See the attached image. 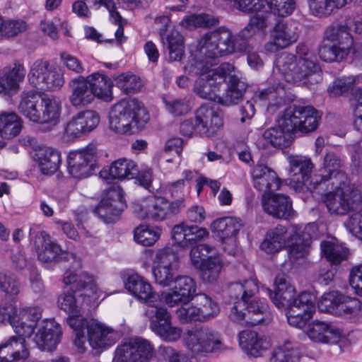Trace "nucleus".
I'll return each mask as SVG.
<instances>
[{"mask_svg":"<svg viewBox=\"0 0 362 362\" xmlns=\"http://www.w3.org/2000/svg\"><path fill=\"white\" fill-rule=\"evenodd\" d=\"M62 330L60 325L54 319L45 320L38 326L33 338L37 346L43 351H52L60 342Z\"/></svg>","mask_w":362,"mask_h":362,"instance_id":"nucleus-24","label":"nucleus"},{"mask_svg":"<svg viewBox=\"0 0 362 362\" xmlns=\"http://www.w3.org/2000/svg\"><path fill=\"white\" fill-rule=\"evenodd\" d=\"M86 79V76H80L72 79L69 83L71 88L70 101L74 106H83L90 104L95 98Z\"/></svg>","mask_w":362,"mask_h":362,"instance_id":"nucleus-43","label":"nucleus"},{"mask_svg":"<svg viewBox=\"0 0 362 362\" xmlns=\"http://www.w3.org/2000/svg\"><path fill=\"white\" fill-rule=\"evenodd\" d=\"M77 293L81 302H82V305L83 304L90 305L95 303L100 298L103 300L107 296L102 289L98 287L93 276L92 281L81 286V288L77 290Z\"/></svg>","mask_w":362,"mask_h":362,"instance_id":"nucleus-50","label":"nucleus"},{"mask_svg":"<svg viewBox=\"0 0 362 362\" xmlns=\"http://www.w3.org/2000/svg\"><path fill=\"white\" fill-rule=\"evenodd\" d=\"M30 238L34 245L40 261L51 262L62 259L64 252L61 246L52 240L48 233L40 230V226L33 224L30 228Z\"/></svg>","mask_w":362,"mask_h":362,"instance_id":"nucleus-16","label":"nucleus"},{"mask_svg":"<svg viewBox=\"0 0 362 362\" xmlns=\"http://www.w3.org/2000/svg\"><path fill=\"white\" fill-rule=\"evenodd\" d=\"M154 355L151 343L144 338H131L119 346L115 353V362H148Z\"/></svg>","mask_w":362,"mask_h":362,"instance_id":"nucleus-13","label":"nucleus"},{"mask_svg":"<svg viewBox=\"0 0 362 362\" xmlns=\"http://www.w3.org/2000/svg\"><path fill=\"white\" fill-rule=\"evenodd\" d=\"M139 175V168L136 163L130 159L119 158L112 163L109 170L100 172V177L105 180L110 178L124 180L132 179Z\"/></svg>","mask_w":362,"mask_h":362,"instance_id":"nucleus-37","label":"nucleus"},{"mask_svg":"<svg viewBox=\"0 0 362 362\" xmlns=\"http://www.w3.org/2000/svg\"><path fill=\"white\" fill-rule=\"evenodd\" d=\"M177 257L169 247L156 251L152 267V274L156 284L162 287L174 286L161 293L166 305L174 307L180 303L189 300L197 291V283L189 276L177 275Z\"/></svg>","mask_w":362,"mask_h":362,"instance_id":"nucleus-1","label":"nucleus"},{"mask_svg":"<svg viewBox=\"0 0 362 362\" xmlns=\"http://www.w3.org/2000/svg\"><path fill=\"white\" fill-rule=\"evenodd\" d=\"M320 118V112L312 106L289 107L277 120L276 127L267 129L263 137L274 147L285 146L290 133L313 132L317 129Z\"/></svg>","mask_w":362,"mask_h":362,"instance_id":"nucleus-2","label":"nucleus"},{"mask_svg":"<svg viewBox=\"0 0 362 362\" xmlns=\"http://www.w3.org/2000/svg\"><path fill=\"white\" fill-rule=\"evenodd\" d=\"M252 176L255 188L263 192V194L278 190L281 185L276 172L263 164H257L253 168Z\"/></svg>","mask_w":362,"mask_h":362,"instance_id":"nucleus-32","label":"nucleus"},{"mask_svg":"<svg viewBox=\"0 0 362 362\" xmlns=\"http://www.w3.org/2000/svg\"><path fill=\"white\" fill-rule=\"evenodd\" d=\"M150 320V329L160 336L163 329L171 322V315L165 308L158 307L156 304L146 311Z\"/></svg>","mask_w":362,"mask_h":362,"instance_id":"nucleus-48","label":"nucleus"},{"mask_svg":"<svg viewBox=\"0 0 362 362\" xmlns=\"http://www.w3.org/2000/svg\"><path fill=\"white\" fill-rule=\"evenodd\" d=\"M262 205L267 214L276 218L288 219L294 215L290 197L283 194H262Z\"/></svg>","mask_w":362,"mask_h":362,"instance_id":"nucleus-27","label":"nucleus"},{"mask_svg":"<svg viewBox=\"0 0 362 362\" xmlns=\"http://www.w3.org/2000/svg\"><path fill=\"white\" fill-rule=\"evenodd\" d=\"M42 98L39 92L34 90L23 91L18 105L19 112L30 122L36 123L43 105Z\"/></svg>","mask_w":362,"mask_h":362,"instance_id":"nucleus-34","label":"nucleus"},{"mask_svg":"<svg viewBox=\"0 0 362 362\" xmlns=\"http://www.w3.org/2000/svg\"><path fill=\"white\" fill-rule=\"evenodd\" d=\"M58 306L66 313H78L81 311L82 302L78 297L77 291L74 293H64L61 294L57 300Z\"/></svg>","mask_w":362,"mask_h":362,"instance_id":"nucleus-61","label":"nucleus"},{"mask_svg":"<svg viewBox=\"0 0 362 362\" xmlns=\"http://www.w3.org/2000/svg\"><path fill=\"white\" fill-rule=\"evenodd\" d=\"M325 37L337 46L344 45L352 51V58H357L362 53V43L355 41L344 27H329L326 30Z\"/></svg>","mask_w":362,"mask_h":362,"instance_id":"nucleus-38","label":"nucleus"},{"mask_svg":"<svg viewBox=\"0 0 362 362\" xmlns=\"http://www.w3.org/2000/svg\"><path fill=\"white\" fill-rule=\"evenodd\" d=\"M97 158L98 149L93 144L72 151L67 156L68 171L74 177L78 179L87 177L94 172Z\"/></svg>","mask_w":362,"mask_h":362,"instance_id":"nucleus-12","label":"nucleus"},{"mask_svg":"<svg viewBox=\"0 0 362 362\" xmlns=\"http://www.w3.org/2000/svg\"><path fill=\"white\" fill-rule=\"evenodd\" d=\"M320 246L323 255L332 264H339L346 258V248L336 240L323 241Z\"/></svg>","mask_w":362,"mask_h":362,"instance_id":"nucleus-51","label":"nucleus"},{"mask_svg":"<svg viewBox=\"0 0 362 362\" xmlns=\"http://www.w3.org/2000/svg\"><path fill=\"white\" fill-rule=\"evenodd\" d=\"M187 348L194 354L212 353L220 349V334L208 327L188 330L184 337Z\"/></svg>","mask_w":362,"mask_h":362,"instance_id":"nucleus-14","label":"nucleus"},{"mask_svg":"<svg viewBox=\"0 0 362 362\" xmlns=\"http://www.w3.org/2000/svg\"><path fill=\"white\" fill-rule=\"evenodd\" d=\"M159 35L163 44L169 52L171 61H180L185 54L184 39L175 28H159Z\"/></svg>","mask_w":362,"mask_h":362,"instance_id":"nucleus-39","label":"nucleus"},{"mask_svg":"<svg viewBox=\"0 0 362 362\" xmlns=\"http://www.w3.org/2000/svg\"><path fill=\"white\" fill-rule=\"evenodd\" d=\"M274 285V292L267 288L264 289L278 308H281L287 302L295 299L298 296L296 293L295 288L290 284L287 276L284 274H278L276 276Z\"/></svg>","mask_w":362,"mask_h":362,"instance_id":"nucleus-35","label":"nucleus"},{"mask_svg":"<svg viewBox=\"0 0 362 362\" xmlns=\"http://www.w3.org/2000/svg\"><path fill=\"white\" fill-rule=\"evenodd\" d=\"M34 159L43 174H53L61 163L60 153L49 147H39L34 155Z\"/></svg>","mask_w":362,"mask_h":362,"instance_id":"nucleus-44","label":"nucleus"},{"mask_svg":"<svg viewBox=\"0 0 362 362\" xmlns=\"http://www.w3.org/2000/svg\"><path fill=\"white\" fill-rule=\"evenodd\" d=\"M86 77L94 98L97 97L106 102L112 100V81L107 76L98 71Z\"/></svg>","mask_w":362,"mask_h":362,"instance_id":"nucleus-45","label":"nucleus"},{"mask_svg":"<svg viewBox=\"0 0 362 362\" xmlns=\"http://www.w3.org/2000/svg\"><path fill=\"white\" fill-rule=\"evenodd\" d=\"M283 89L284 85L280 83L270 88L259 89L255 93L252 100L260 106L275 105L279 92Z\"/></svg>","mask_w":362,"mask_h":362,"instance_id":"nucleus-55","label":"nucleus"},{"mask_svg":"<svg viewBox=\"0 0 362 362\" xmlns=\"http://www.w3.org/2000/svg\"><path fill=\"white\" fill-rule=\"evenodd\" d=\"M319 55L322 60L327 62L342 61L349 55L352 57V51L348 50L345 46L322 45L319 49Z\"/></svg>","mask_w":362,"mask_h":362,"instance_id":"nucleus-56","label":"nucleus"},{"mask_svg":"<svg viewBox=\"0 0 362 362\" xmlns=\"http://www.w3.org/2000/svg\"><path fill=\"white\" fill-rule=\"evenodd\" d=\"M300 356L291 343L287 341L278 346L272 352L270 362H298Z\"/></svg>","mask_w":362,"mask_h":362,"instance_id":"nucleus-58","label":"nucleus"},{"mask_svg":"<svg viewBox=\"0 0 362 362\" xmlns=\"http://www.w3.org/2000/svg\"><path fill=\"white\" fill-rule=\"evenodd\" d=\"M192 264L200 270V276L205 283L216 282L223 269V260L216 255L214 247L207 244H199L192 247L190 252Z\"/></svg>","mask_w":362,"mask_h":362,"instance_id":"nucleus-10","label":"nucleus"},{"mask_svg":"<svg viewBox=\"0 0 362 362\" xmlns=\"http://www.w3.org/2000/svg\"><path fill=\"white\" fill-rule=\"evenodd\" d=\"M306 334L313 341L334 344L343 337V332L336 325L321 320H314L308 324Z\"/></svg>","mask_w":362,"mask_h":362,"instance_id":"nucleus-29","label":"nucleus"},{"mask_svg":"<svg viewBox=\"0 0 362 362\" xmlns=\"http://www.w3.org/2000/svg\"><path fill=\"white\" fill-rule=\"evenodd\" d=\"M341 160L334 153H327L323 161L322 167L319 170L318 173L314 174L311 179V185L313 186V189H317L318 187L333 183V180L338 179L339 175H345L341 170Z\"/></svg>","mask_w":362,"mask_h":362,"instance_id":"nucleus-25","label":"nucleus"},{"mask_svg":"<svg viewBox=\"0 0 362 362\" xmlns=\"http://www.w3.org/2000/svg\"><path fill=\"white\" fill-rule=\"evenodd\" d=\"M298 36L297 22L280 21L270 30L269 40L264 49L268 53H275L296 42Z\"/></svg>","mask_w":362,"mask_h":362,"instance_id":"nucleus-15","label":"nucleus"},{"mask_svg":"<svg viewBox=\"0 0 362 362\" xmlns=\"http://www.w3.org/2000/svg\"><path fill=\"white\" fill-rule=\"evenodd\" d=\"M321 312L342 316L353 323L362 322V302L333 291L324 293L319 302Z\"/></svg>","mask_w":362,"mask_h":362,"instance_id":"nucleus-8","label":"nucleus"},{"mask_svg":"<svg viewBox=\"0 0 362 362\" xmlns=\"http://www.w3.org/2000/svg\"><path fill=\"white\" fill-rule=\"evenodd\" d=\"M41 317L42 310L37 306L19 309L12 305L0 306V322L8 321L18 336L30 337Z\"/></svg>","mask_w":362,"mask_h":362,"instance_id":"nucleus-9","label":"nucleus"},{"mask_svg":"<svg viewBox=\"0 0 362 362\" xmlns=\"http://www.w3.org/2000/svg\"><path fill=\"white\" fill-rule=\"evenodd\" d=\"M50 63L47 60L38 59L30 66L28 78L30 83L37 88H39L45 79L50 68Z\"/></svg>","mask_w":362,"mask_h":362,"instance_id":"nucleus-53","label":"nucleus"},{"mask_svg":"<svg viewBox=\"0 0 362 362\" xmlns=\"http://www.w3.org/2000/svg\"><path fill=\"white\" fill-rule=\"evenodd\" d=\"M267 3L271 12L279 17L290 16L296 8L295 0H267Z\"/></svg>","mask_w":362,"mask_h":362,"instance_id":"nucleus-63","label":"nucleus"},{"mask_svg":"<svg viewBox=\"0 0 362 362\" xmlns=\"http://www.w3.org/2000/svg\"><path fill=\"white\" fill-rule=\"evenodd\" d=\"M282 308L286 310L287 320L290 325L303 328L315 312V296L310 292H301L280 309Z\"/></svg>","mask_w":362,"mask_h":362,"instance_id":"nucleus-11","label":"nucleus"},{"mask_svg":"<svg viewBox=\"0 0 362 362\" xmlns=\"http://www.w3.org/2000/svg\"><path fill=\"white\" fill-rule=\"evenodd\" d=\"M169 202L163 197L149 196L133 203L134 215L141 220L160 221L168 216Z\"/></svg>","mask_w":362,"mask_h":362,"instance_id":"nucleus-17","label":"nucleus"},{"mask_svg":"<svg viewBox=\"0 0 362 362\" xmlns=\"http://www.w3.org/2000/svg\"><path fill=\"white\" fill-rule=\"evenodd\" d=\"M26 69L23 62L15 61L0 71V93L13 95L18 92L20 83L25 77Z\"/></svg>","mask_w":362,"mask_h":362,"instance_id":"nucleus-28","label":"nucleus"},{"mask_svg":"<svg viewBox=\"0 0 362 362\" xmlns=\"http://www.w3.org/2000/svg\"><path fill=\"white\" fill-rule=\"evenodd\" d=\"M115 81L116 86L126 94L134 93L142 86L140 78L133 74H120L115 78Z\"/></svg>","mask_w":362,"mask_h":362,"instance_id":"nucleus-60","label":"nucleus"},{"mask_svg":"<svg viewBox=\"0 0 362 362\" xmlns=\"http://www.w3.org/2000/svg\"><path fill=\"white\" fill-rule=\"evenodd\" d=\"M24 338L26 337L12 336L0 344V362H13L28 357L29 351Z\"/></svg>","mask_w":362,"mask_h":362,"instance_id":"nucleus-36","label":"nucleus"},{"mask_svg":"<svg viewBox=\"0 0 362 362\" xmlns=\"http://www.w3.org/2000/svg\"><path fill=\"white\" fill-rule=\"evenodd\" d=\"M23 121L15 112H0V136L11 139L17 136L22 130Z\"/></svg>","mask_w":362,"mask_h":362,"instance_id":"nucleus-46","label":"nucleus"},{"mask_svg":"<svg viewBox=\"0 0 362 362\" xmlns=\"http://www.w3.org/2000/svg\"><path fill=\"white\" fill-rule=\"evenodd\" d=\"M239 344L247 354L259 356L271 346L269 340L254 331L245 330L239 334Z\"/></svg>","mask_w":362,"mask_h":362,"instance_id":"nucleus-41","label":"nucleus"},{"mask_svg":"<svg viewBox=\"0 0 362 362\" xmlns=\"http://www.w3.org/2000/svg\"><path fill=\"white\" fill-rule=\"evenodd\" d=\"M315 229L316 227L314 223L302 226V230L299 231L298 235L293 236V240H291L287 246L289 247L288 255L291 261L303 258L308 255V248Z\"/></svg>","mask_w":362,"mask_h":362,"instance_id":"nucleus-33","label":"nucleus"},{"mask_svg":"<svg viewBox=\"0 0 362 362\" xmlns=\"http://www.w3.org/2000/svg\"><path fill=\"white\" fill-rule=\"evenodd\" d=\"M190 300L180 303L182 305L176 310V315L179 320L183 323H187L192 321L202 322V317L199 313L197 305L189 303Z\"/></svg>","mask_w":362,"mask_h":362,"instance_id":"nucleus-59","label":"nucleus"},{"mask_svg":"<svg viewBox=\"0 0 362 362\" xmlns=\"http://www.w3.org/2000/svg\"><path fill=\"white\" fill-rule=\"evenodd\" d=\"M189 300H194V303L197 305L202 317V322H207L219 313L218 303L211 296L204 293H197L196 291Z\"/></svg>","mask_w":362,"mask_h":362,"instance_id":"nucleus-49","label":"nucleus"},{"mask_svg":"<svg viewBox=\"0 0 362 362\" xmlns=\"http://www.w3.org/2000/svg\"><path fill=\"white\" fill-rule=\"evenodd\" d=\"M99 122V115L95 111H82L67 123L65 132L72 139L78 138L93 131L98 125Z\"/></svg>","mask_w":362,"mask_h":362,"instance_id":"nucleus-31","label":"nucleus"},{"mask_svg":"<svg viewBox=\"0 0 362 362\" xmlns=\"http://www.w3.org/2000/svg\"><path fill=\"white\" fill-rule=\"evenodd\" d=\"M289 163V175L291 176H298V182L309 186L313 189L311 185V172L314 168V164L310 158L298 155H291L288 157Z\"/></svg>","mask_w":362,"mask_h":362,"instance_id":"nucleus-40","label":"nucleus"},{"mask_svg":"<svg viewBox=\"0 0 362 362\" xmlns=\"http://www.w3.org/2000/svg\"><path fill=\"white\" fill-rule=\"evenodd\" d=\"M322 194V201L332 215L346 214L361 202L360 189L351 183L346 175H339Z\"/></svg>","mask_w":362,"mask_h":362,"instance_id":"nucleus-6","label":"nucleus"},{"mask_svg":"<svg viewBox=\"0 0 362 362\" xmlns=\"http://www.w3.org/2000/svg\"><path fill=\"white\" fill-rule=\"evenodd\" d=\"M209 236V232L206 228L189 226L185 222L175 225L172 230L173 242L183 249L194 247L198 242L207 239Z\"/></svg>","mask_w":362,"mask_h":362,"instance_id":"nucleus-22","label":"nucleus"},{"mask_svg":"<svg viewBox=\"0 0 362 362\" xmlns=\"http://www.w3.org/2000/svg\"><path fill=\"white\" fill-rule=\"evenodd\" d=\"M86 329L88 343L95 349L108 348L114 345L119 338L116 330L95 319L89 320Z\"/></svg>","mask_w":362,"mask_h":362,"instance_id":"nucleus-20","label":"nucleus"},{"mask_svg":"<svg viewBox=\"0 0 362 362\" xmlns=\"http://www.w3.org/2000/svg\"><path fill=\"white\" fill-rule=\"evenodd\" d=\"M231 293L235 298L247 301L252 297L259 290L257 280L255 277L231 284L230 287Z\"/></svg>","mask_w":362,"mask_h":362,"instance_id":"nucleus-52","label":"nucleus"},{"mask_svg":"<svg viewBox=\"0 0 362 362\" xmlns=\"http://www.w3.org/2000/svg\"><path fill=\"white\" fill-rule=\"evenodd\" d=\"M126 207L122 191L120 189H113L108 192L106 198L103 199L95 210V213L109 223L118 220L120 214Z\"/></svg>","mask_w":362,"mask_h":362,"instance_id":"nucleus-21","label":"nucleus"},{"mask_svg":"<svg viewBox=\"0 0 362 362\" xmlns=\"http://www.w3.org/2000/svg\"><path fill=\"white\" fill-rule=\"evenodd\" d=\"M0 289L6 295L13 296L20 292V283L13 274L1 272L0 273Z\"/></svg>","mask_w":362,"mask_h":362,"instance_id":"nucleus-64","label":"nucleus"},{"mask_svg":"<svg viewBox=\"0 0 362 362\" xmlns=\"http://www.w3.org/2000/svg\"><path fill=\"white\" fill-rule=\"evenodd\" d=\"M198 122L199 135L207 137L214 136L223 126L221 113L214 106L203 105L195 112Z\"/></svg>","mask_w":362,"mask_h":362,"instance_id":"nucleus-23","label":"nucleus"},{"mask_svg":"<svg viewBox=\"0 0 362 362\" xmlns=\"http://www.w3.org/2000/svg\"><path fill=\"white\" fill-rule=\"evenodd\" d=\"M218 19L208 14H190L184 17L180 25L187 29L197 27H212L218 24Z\"/></svg>","mask_w":362,"mask_h":362,"instance_id":"nucleus-57","label":"nucleus"},{"mask_svg":"<svg viewBox=\"0 0 362 362\" xmlns=\"http://www.w3.org/2000/svg\"><path fill=\"white\" fill-rule=\"evenodd\" d=\"M224 74V82L228 79L227 88L222 95H219L218 102L223 105L230 106L238 104L243 98L247 90V84L240 80V73L232 64V69Z\"/></svg>","mask_w":362,"mask_h":362,"instance_id":"nucleus-30","label":"nucleus"},{"mask_svg":"<svg viewBox=\"0 0 362 362\" xmlns=\"http://www.w3.org/2000/svg\"><path fill=\"white\" fill-rule=\"evenodd\" d=\"M302 230V226L291 225L286 228L282 225H277L270 229L266 234L264 240L261 243V249L267 253H274L280 251L287 246L293 236L299 234Z\"/></svg>","mask_w":362,"mask_h":362,"instance_id":"nucleus-19","label":"nucleus"},{"mask_svg":"<svg viewBox=\"0 0 362 362\" xmlns=\"http://www.w3.org/2000/svg\"><path fill=\"white\" fill-rule=\"evenodd\" d=\"M248 45L245 39H240L225 26L207 32L198 41L197 49L200 57L216 58L235 52H244Z\"/></svg>","mask_w":362,"mask_h":362,"instance_id":"nucleus-5","label":"nucleus"},{"mask_svg":"<svg viewBox=\"0 0 362 362\" xmlns=\"http://www.w3.org/2000/svg\"><path fill=\"white\" fill-rule=\"evenodd\" d=\"M247 324L252 326L268 324L272 320V315L264 299H252L246 301Z\"/></svg>","mask_w":362,"mask_h":362,"instance_id":"nucleus-42","label":"nucleus"},{"mask_svg":"<svg viewBox=\"0 0 362 362\" xmlns=\"http://www.w3.org/2000/svg\"><path fill=\"white\" fill-rule=\"evenodd\" d=\"M297 53L298 57L283 53L276 60V67L284 80L298 85L320 82L321 69L314 53L303 45H298Z\"/></svg>","mask_w":362,"mask_h":362,"instance_id":"nucleus-3","label":"nucleus"},{"mask_svg":"<svg viewBox=\"0 0 362 362\" xmlns=\"http://www.w3.org/2000/svg\"><path fill=\"white\" fill-rule=\"evenodd\" d=\"M197 57L189 59L185 66V72L198 76L194 91L203 99L218 102L217 91L224 83V74L231 70L232 64L223 63L217 68L211 69L207 62L199 60Z\"/></svg>","mask_w":362,"mask_h":362,"instance_id":"nucleus-4","label":"nucleus"},{"mask_svg":"<svg viewBox=\"0 0 362 362\" xmlns=\"http://www.w3.org/2000/svg\"><path fill=\"white\" fill-rule=\"evenodd\" d=\"M146 110L135 100L120 101L111 109L110 128L116 133L134 134L142 129L148 121Z\"/></svg>","mask_w":362,"mask_h":362,"instance_id":"nucleus-7","label":"nucleus"},{"mask_svg":"<svg viewBox=\"0 0 362 362\" xmlns=\"http://www.w3.org/2000/svg\"><path fill=\"white\" fill-rule=\"evenodd\" d=\"M42 100L43 105L39 112L36 123L55 124L60 116V101L56 98L47 95H44Z\"/></svg>","mask_w":362,"mask_h":362,"instance_id":"nucleus-47","label":"nucleus"},{"mask_svg":"<svg viewBox=\"0 0 362 362\" xmlns=\"http://www.w3.org/2000/svg\"><path fill=\"white\" fill-rule=\"evenodd\" d=\"M243 226L242 220L233 216H225L215 219L210 228L215 238L223 245H228L231 248L224 246V250L229 253L234 251L236 237Z\"/></svg>","mask_w":362,"mask_h":362,"instance_id":"nucleus-18","label":"nucleus"},{"mask_svg":"<svg viewBox=\"0 0 362 362\" xmlns=\"http://www.w3.org/2000/svg\"><path fill=\"white\" fill-rule=\"evenodd\" d=\"M125 288L137 300L153 307L158 300V294L153 291L148 281L138 274H132L127 276L124 281Z\"/></svg>","mask_w":362,"mask_h":362,"instance_id":"nucleus-26","label":"nucleus"},{"mask_svg":"<svg viewBox=\"0 0 362 362\" xmlns=\"http://www.w3.org/2000/svg\"><path fill=\"white\" fill-rule=\"evenodd\" d=\"M160 230L157 227L140 225L134 229V238L144 246L153 245L160 238Z\"/></svg>","mask_w":362,"mask_h":362,"instance_id":"nucleus-54","label":"nucleus"},{"mask_svg":"<svg viewBox=\"0 0 362 362\" xmlns=\"http://www.w3.org/2000/svg\"><path fill=\"white\" fill-rule=\"evenodd\" d=\"M64 73L60 69L52 66L45 79L39 88L48 90H57L64 86Z\"/></svg>","mask_w":362,"mask_h":362,"instance_id":"nucleus-62","label":"nucleus"}]
</instances>
